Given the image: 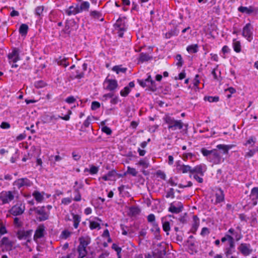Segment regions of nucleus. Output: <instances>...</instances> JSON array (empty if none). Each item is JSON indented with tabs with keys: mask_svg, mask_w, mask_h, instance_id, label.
<instances>
[{
	"mask_svg": "<svg viewBox=\"0 0 258 258\" xmlns=\"http://www.w3.org/2000/svg\"><path fill=\"white\" fill-rule=\"evenodd\" d=\"M233 147L232 145L219 144L216 146V149L211 150L203 148L201 152L209 162L214 164H219L224 161L223 156L228 154L229 151Z\"/></svg>",
	"mask_w": 258,
	"mask_h": 258,
	"instance_id": "f257e3e1",
	"label": "nucleus"
},
{
	"mask_svg": "<svg viewBox=\"0 0 258 258\" xmlns=\"http://www.w3.org/2000/svg\"><path fill=\"white\" fill-rule=\"evenodd\" d=\"M165 122L168 124V128L170 131H174L181 130L183 126V123L181 120H175L169 115H166L164 117Z\"/></svg>",
	"mask_w": 258,
	"mask_h": 258,
	"instance_id": "f03ea898",
	"label": "nucleus"
},
{
	"mask_svg": "<svg viewBox=\"0 0 258 258\" xmlns=\"http://www.w3.org/2000/svg\"><path fill=\"white\" fill-rule=\"evenodd\" d=\"M39 215L37 218L39 221H43L46 220L49 218V214L45 212V207L44 206L41 207H34L29 210V214H31L32 212Z\"/></svg>",
	"mask_w": 258,
	"mask_h": 258,
	"instance_id": "7ed1b4c3",
	"label": "nucleus"
},
{
	"mask_svg": "<svg viewBox=\"0 0 258 258\" xmlns=\"http://www.w3.org/2000/svg\"><path fill=\"white\" fill-rule=\"evenodd\" d=\"M138 82L142 87H148L152 91H155L157 90L156 83L150 75H149L145 80H138Z\"/></svg>",
	"mask_w": 258,
	"mask_h": 258,
	"instance_id": "20e7f679",
	"label": "nucleus"
},
{
	"mask_svg": "<svg viewBox=\"0 0 258 258\" xmlns=\"http://www.w3.org/2000/svg\"><path fill=\"white\" fill-rule=\"evenodd\" d=\"M14 199V194L12 191H3L0 193V201L2 205L9 204Z\"/></svg>",
	"mask_w": 258,
	"mask_h": 258,
	"instance_id": "39448f33",
	"label": "nucleus"
},
{
	"mask_svg": "<svg viewBox=\"0 0 258 258\" xmlns=\"http://www.w3.org/2000/svg\"><path fill=\"white\" fill-rule=\"evenodd\" d=\"M252 30L253 27L250 23L246 24L242 30V36L249 42H250L253 39Z\"/></svg>",
	"mask_w": 258,
	"mask_h": 258,
	"instance_id": "423d86ee",
	"label": "nucleus"
},
{
	"mask_svg": "<svg viewBox=\"0 0 258 258\" xmlns=\"http://www.w3.org/2000/svg\"><path fill=\"white\" fill-rule=\"evenodd\" d=\"M32 232V230H19L17 232V236L19 240H26L27 242H30Z\"/></svg>",
	"mask_w": 258,
	"mask_h": 258,
	"instance_id": "0eeeda50",
	"label": "nucleus"
},
{
	"mask_svg": "<svg viewBox=\"0 0 258 258\" xmlns=\"http://www.w3.org/2000/svg\"><path fill=\"white\" fill-rule=\"evenodd\" d=\"M32 185V182L27 178H19L13 183V185L18 189L24 187H29Z\"/></svg>",
	"mask_w": 258,
	"mask_h": 258,
	"instance_id": "6e6552de",
	"label": "nucleus"
},
{
	"mask_svg": "<svg viewBox=\"0 0 258 258\" xmlns=\"http://www.w3.org/2000/svg\"><path fill=\"white\" fill-rule=\"evenodd\" d=\"M25 210V205L22 204H17L11 208L9 212L12 215L16 216L22 215L24 212Z\"/></svg>",
	"mask_w": 258,
	"mask_h": 258,
	"instance_id": "1a4fd4ad",
	"label": "nucleus"
},
{
	"mask_svg": "<svg viewBox=\"0 0 258 258\" xmlns=\"http://www.w3.org/2000/svg\"><path fill=\"white\" fill-rule=\"evenodd\" d=\"M19 54V50L16 48H14L12 50V51L9 53L8 55L9 63L10 64L12 62L16 63L18 60H19L20 59Z\"/></svg>",
	"mask_w": 258,
	"mask_h": 258,
	"instance_id": "9d476101",
	"label": "nucleus"
},
{
	"mask_svg": "<svg viewBox=\"0 0 258 258\" xmlns=\"http://www.w3.org/2000/svg\"><path fill=\"white\" fill-rule=\"evenodd\" d=\"M104 84H106L105 89L110 91L115 90L118 87V83L116 80L106 79Z\"/></svg>",
	"mask_w": 258,
	"mask_h": 258,
	"instance_id": "9b49d317",
	"label": "nucleus"
},
{
	"mask_svg": "<svg viewBox=\"0 0 258 258\" xmlns=\"http://www.w3.org/2000/svg\"><path fill=\"white\" fill-rule=\"evenodd\" d=\"M238 249L244 256L249 255L252 252V249L250 248L249 244L241 243L238 247Z\"/></svg>",
	"mask_w": 258,
	"mask_h": 258,
	"instance_id": "f8f14e48",
	"label": "nucleus"
},
{
	"mask_svg": "<svg viewBox=\"0 0 258 258\" xmlns=\"http://www.w3.org/2000/svg\"><path fill=\"white\" fill-rule=\"evenodd\" d=\"M79 244L78 246L86 248L87 246L91 243V238L89 236H82L79 238Z\"/></svg>",
	"mask_w": 258,
	"mask_h": 258,
	"instance_id": "ddd939ff",
	"label": "nucleus"
},
{
	"mask_svg": "<svg viewBox=\"0 0 258 258\" xmlns=\"http://www.w3.org/2000/svg\"><path fill=\"white\" fill-rule=\"evenodd\" d=\"M125 23V18H119L116 21L115 26L118 31H124L126 30Z\"/></svg>",
	"mask_w": 258,
	"mask_h": 258,
	"instance_id": "4468645a",
	"label": "nucleus"
},
{
	"mask_svg": "<svg viewBox=\"0 0 258 258\" xmlns=\"http://www.w3.org/2000/svg\"><path fill=\"white\" fill-rule=\"evenodd\" d=\"M178 207L175 206L173 203L170 204L168 211L174 214H178L182 211L183 206L180 203H178Z\"/></svg>",
	"mask_w": 258,
	"mask_h": 258,
	"instance_id": "2eb2a0df",
	"label": "nucleus"
},
{
	"mask_svg": "<svg viewBox=\"0 0 258 258\" xmlns=\"http://www.w3.org/2000/svg\"><path fill=\"white\" fill-rule=\"evenodd\" d=\"M83 187V184L80 183L79 187L75 186H73L74 190V194L75 195L74 200L76 202H79L81 200V195L80 192V189H82Z\"/></svg>",
	"mask_w": 258,
	"mask_h": 258,
	"instance_id": "dca6fc26",
	"label": "nucleus"
},
{
	"mask_svg": "<svg viewBox=\"0 0 258 258\" xmlns=\"http://www.w3.org/2000/svg\"><path fill=\"white\" fill-rule=\"evenodd\" d=\"M235 251V243L232 245H229V246L226 247L225 249V253L227 258H237L235 256L232 255L233 253Z\"/></svg>",
	"mask_w": 258,
	"mask_h": 258,
	"instance_id": "f3484780",
	"label": "nucleus"
},
{
	"mask_svg": "<svg viewBox=\"0 0 258 258\" xmlns=\"http://www.w3.org/2000/svg\"><path fill=\"white\" fill-rule=\"evenodd\" d=\"M44 227L40 226L36 229L34 235V240L36 241L37 239L42 238L44 236Z\"/></svg>",
	"mask_w": 258,
	"mask_h": 258,
	"instance_id": "a211bd4d",
	"label": "nucleus"
},
{
	"mask_svg": "<svg viewBox=\"0 0 258 258\" xmlns=\"http://www.w3.org/2000/svg\"><path fill=\"white\" fill-rule=\"evenodd\" d=\"M152 227L151 229V231L154 234L155 237L157 239H159L160 238V235L159 234L160 229L157 223H154L152 224Z\"/></svg>",
	"mask_w": 258,
	"mask_h": 258,
	"instance_id": "6ab92c4d",
	"label": "nucleus"
},
{
	"mask_svg": "<svg viewBox=\"0 0 258 258\" xmlns=\"http://www.w3.org/2000/svg\"><path fill=\"white\" fill-rule=\"evenodd\" d=\"M177 169L182 173H191V167L189 165H178Z\"/></svg>",
	"mask_w": 258,
	"mask_h": 258,
	"instance_id": "aec40b11",
	"label": "nucleus"
},
{
	"mask_svg": "<svg viewBox=\"0 0 258 258\" xmlns=\"http://www.w3.org/2000/svg\"><path fill=\"white\" fill-rule=\"evenodd\" d=\"M238 11L242 13L249 15L253 12L254 10L253 7L251 6L249 7L240 6L238 8Z\"/></svg>",
	"mask_w": 258,
	"mask_h": 258,
	"instance_id": "412c9836",
	"label": "nucleus"
},
{
	"mask_svg": "<svg viewBox=\"0 0 258 258\" xmlns=\"http://www.w3.org/2000/svg\"><path fill=\"white\" fill-rule=\"evenodd\" d=\"M116 175L115 170L109 171L106 175H103L101 178L104 181L111 180L112 178H114Z\"/></svg>",
	"mask_w": 258,
	"mask_h": 258,
	"instance_id": "4be33fe9",
	"label": "nucleus"
},
{
	"mask_svg": "<svg viewBox=\"0 0 258 258\" xmlns=\"http://www.w3.org/2000/svg\"><path fill=\"white\" fill-rule=\"evenodd\" d=\"M0 244L5 245L8 248L11 249L13 246V242L8 237H4L0 241Z\"/></svg>",
	"mask_w": 258,
	"mask_h": 258,
	"instance_id": "5701e85b",
	"label": "nucleus"
},
{
	"mask_svg": "<svg viewBox=\"0 0 258 258\" xmlns=\"http://www.w3.org/2000/svg\"><path fill=\"white\" fill-rule=\"evenodd\" d=\"M193 221L194 223L192 225L191 231L193 233H195L199 226L200 224V220L197 216H194Z\"/></svg>",
	"mask_w": 258,
	"mask_h": 258,
	"instance_id": "b1692460",
	"label": "nucleus"
},
{
	"mask_svg": "<svg viewBox=\"0 0 258 258\" xmlns=\"http://www.w3.org/2000/svg\"><path fill=\"white\" fill-rule=\"evenodd\" d=\"M90 15L94 19L100 20V21H103L104 19L102 18V13L97 11H91Z\"/></svg>",
	"mask_w": 258,
	"mask_h": 258,
	"instance_id": "393cba45",
	"label": "nucleus"
},
{
	"mask_svg": "<svg viewBox=\"0 0 258 258\" xmlns=\"http://www.w3.org/2000/svg\"><path fill=\"white\" fill-rule=\"evenodd\" d=\"M191 173H195V174H200L201 176H203V166L201 165H197L194 168L191 167Z\"/></svg>",
	"mask_w": 258,
	"mask_h": 258,
	"instance_id": "a878e982",
	"label": "nucleus"
},
{
	"mask_svg": "<svg viewBox=\"0 0 258 258\" xmlns=\"http://www.w3.org/2000/svg\"><path fill=\"white\" fill-rule=\"evenodd\" d=\"M32 196L38 203H41L44 200L43 194L38 191H34L32 194Z\"/></svg>",
	"mask_w": 258,
	"mask_h": 258,
	"instance_id": "bb28decb",
	"label": "nucleus"
},
{
	"mask_svg": "<svg viewBox=\"0 0 258 258\" xmlns=\"http://www.w3.org/2000/svg\"><path fill=\"white\" fill-rule=\"evenodd\" d=\"M28 29L29 27L27 24H22L20 26L19 32L22 36H25L27 34Z\"/></svg>",
	"mask_w": 258,
	"mask_h": 258,
	"instance_id": "cd10ccee",
	"label": "nucleus"
},
{
	"mask_svg": "<svg viewBox=\"0 0 258 258\" xmlns=\"http://www.w3.org/2000/svg\"><path fill=\"white\" fill-rule=\"evenodd\" d=\"M152 59V56L147 53L142 52L140 54V61L143 62Z\"/></svg>",
	"mask_w": 258,
	"mask_h": 258,
	"instance_id": "c85d7f7f",
	"label": "nucleus"
},
{
	"mask_svg": "<svg viewBox=\"0 0 258 258\" xmlns=\"http://www.w3.org/2000/svg\"><path fill=\"white\" fill-rule=\"evenodd\" d=\"M73 219V226L75 228L77 229L81 221V217L79 215L75 214L72 213Z\"/></svg>",
	"mask_w": 258,
	"mask_h": 258,
	"instance_id": "c756f323",
	"label": "nucleus"
},
{
	"mask_svg": "<svg viewBox=\"0 0 258 258\" xmlns=\"http://www.w3.org/2000/svg\"><path fill=\"white\" fill-rule=\"evenodd\" d=\"M67 59L68 58L64 56H59L57 58L56 61L58 64L67 67L69 64V63L67 61Z\"/></svg>",
	"mask_w": 258,
	"mask_h": 258,
	"instance_id": "7c9ffc66",
	"label": "nucleus"
},
{
	"mask_svg": "<svg viewBox=\"0 0 258 258\" xmlns=\"http://www.w3.org/2000/svg\"><path fill=\"white\" fill-rule=\"evenodd\" d=\"M90 8V4L88 2H83L80 5L79 13L83 11H88Z\"/></svg>",
	"mask_w": 258,
	"mask_h": 258,
	"instance_id": "2f4dec72",
	"label": "nucleus"
},
{
	"mask_svg": "<svg viewBox=\"0 0 258 258\" xmlns=\"http://www.w3.org/2000/svg\"><path fill=\"white\" fill-rule=\"evenodd\" d=\"M65 12L68 16L75 15L79 13V11L76 10L74 6L69 7L68 9L66 10Z\"/></svg>",
	"mask_w": 258,
	"mask_h": 258,
	"instance_id": "473e14b6",
	"label": "nucleus"
},
{
	"mask_svg": "<svg viewBox=\"0 0 258 258\" xmlns=\"http://www.w3.org/2000/svg\"><path fill=\"white\" fill-rule=\"evenodd\" d=\"M77 251L79 253L78 258H84L86 256L87 254L86 248H82L80 246H78Z\"/></svg>",
	"mask_w": 258,
	"mask_h": 258,
	"instance_id": "72a5a7b5",
	"label": "nucleus"
},
{
	"mask_svg": "<svg viewBox=\"0 0 258 258\" xmlns=\"http://www.w3.org/2000/svg\"><path fill=\"white\" fill-rule=\"evenodd\" d=\"M112 70L118 74L120 73H125L127 70V68H122L121 66H115L112 68Z\"/></svg>",
	"mask_w": 258,
	"mask_h": 258,
	"instance_id": "f704fd0d",
	"label": "nucleus"
},
{
	"mask_svg": "<svg viewBox=\"0 0 258 258\" xmlns=\"http://www.w3.org/2000/svg\"><path fill=\"white\" fill-rule=\"evenodd\" d=\"M250 197L251 200H258V187L252 188L250 191Z\"/></svg>",
	"mask_w": 258,
	"mask_h": 258,
	"instance_id": "c9c22d12",
	"label": "nucleus"
},
{
	"mask_svg": "<svg viewBox=\"0 0 258 258\" xmlns=\"http://www.w3.org/2000/svg\"><path fill=\"white\" fill-rule=\"evenodd\" d=\"M216 203H220L224 200V196L222 191L220 190L219 193L216 194Z\"/></svg>",
	"mask_w": 258,
	"mask_h": 258,
	"instance_id": "e433bc0d",
	"label": "nucleus"
},
{
	"mask_svg": "<svg viewBox=\"0 0 258 258\" xmlns=\"http://www.w3.org/2000/svg\"><path fill=\"white\" fill-rule=\"evenodd\" d=\"M89 223V227L91 230H94L95 229H98L99 230L101 229L100 224L99 223L94 221H90Z\"/></svg>",
	"mask_w": 258,
	"mask_h": 258,
	"instance_id": "4c0bfd02",
	"label": "nucleus"
},
{
	"mask_svg": "<svg viewBox=\"0 0 258 258\" xmlns=\"http://www.w3.org/2000/svg\"><path fill=\"white\" fill-rule=\"evenodd\" d=\"M256 142V138L253 136L250 137L244 143V145L246 146H249V147H252Z\"/></svg>",
	"mask_w": 258,
	"mask_h": 258,
	"instance_id": "58836bf2",
	"label": "nucleus"
},
{
	"mask_svg": "<svg viewBox=\"0 0 258 258\" xmlns=\"http://www.w3.org/2000/svg\"><path fill=\"white\" fill-rule=\"evenodd\" d=\"M198 47L197 44L191 45L187 47L186 50L189 53H194L198 51Z\"/></svg>",
	"mask_w": 258,
	"mask_h": 258,
	"instance_id": "ea45409f",
	"label": "nucleus"
},
{
	"mask_svg": "<svg viewBox=\"0 0 258 258\" xmlns=\"http://www.w3.org/2000/svg\"><path fill=\"white\" fill-rule=\"evenodd\" d=\"M162 227L163 230L166 232L167 235L169 234L168 232L170 229V223L168 221H162Z\"/></svg>",
	"mask_w": 258,
	"mask_h": 258,
	"instance_id": "a19ab883",
	"label": "nucleus"
},
{
	"mask_svg": "<svg viewBox=\"0 0 258 258\" xmlns=\"http://www.w3.org/2000/svg\"><path fill=\"white\" fill-rule=\"evenodd\" d=\"M205 100L208 101L210 102H216L219 100V98L218 96H206L204 98Z\"/></svg>",
	"mask_w": 258,
	"mask_h": 258,
	"instance_id": "79ce46f5",
	"label": "nucleus"
},
{
	"mask_svg": "<svg viewBox=\"0 0 258 258\" xmlns=\"http://www.w3.org/2000/svg\"><path fill=\"white\" fill-rule=\"evenodd\" d=\"M233 49L236 52H239L241 51V45L239 41H235L233 43Z\"/></svg>",
	"mask_w": 258,
	"mask_h": 258,
	"instance_id": "37998d69",
	"label": "nucleus"
},
{
	"mask_svg": "<svg viewBox=\"0 0 258 258\" xmlns=\"http://www.w3.org/2000/svg\"><path fill=\"white\" fill-rule=\"evenodd\" d=\"M130 91L131 90L129 88V87L126 86L124 88L123 90L120 91V94L121 96L125 97L129 94Z\"/></svg>",
	"mask_w": 258,
	"mask_h": 258,
	"instance_id": "c03bdc74",
	"label": "nucleus"
},
{
	"mask_svg": "<svg viewBox=\"0 0 258 258\" xmlns=\"http://www.w3.org/2000/svg\"><path fill=\"white\" fill-rule=\"evenodd\" d=\"M139 165L143 166L144 168H147L149 166V162L145 159H141L138 163Z\"/></svg>",
	"mask_w": 258,
	"mask_h": 258,
	"instance_id": "a18cd8bd",
	"label": "nucleus"
},
{
	"mask_svg": "<svg viewBox=\"0 0 258 258\" xmlns=\"http://www.w3.org/2000/svg\"><path fill=\"white\" fill-rule=\"evenodd\" d=\"M98 167L94 165H91L89 169V173L92 175L97 174L98 172Z\"/></svg>",
	"mask_w": 258,
	"mask_h": 258,
	"instance_id": "49530a36",
	"label": "nucleus"
},
{
	"mask_svg": "<svg viewBox=\"0 0 258 258\" xmlns=\"http://www.w3.org/2000/svg\"><path fill=\"white\" fill-rule=\"evenodd\" d=\"M175 58L177 62H176V65L179 67H181L183 64V60L181 57V55L180 54H177Z\"/></svg>",
	"mask_w": 258,
	"mask_h": 258,
	"instance_id": "de8ad7c7",
	"label": "nucleus"
},
{
	"mask_svg": "<svg viewBox=\"0 0 258 258\" xmlns=\"http://www.w3.org/2000/svg\"><path fill=\"white\" fill-rule=\"evenodd\" d=\"M256 151V150L255 149L249 150L245 153L244 156L246 158H250L254 155Z\"/></svg>",
	"mask_w": 258,
	"mask_h": 258,
	"instance_id": "09e8293b",
	"label": "nucleus"
},
{
	"mask_svg": "<svg viewBox=\"0 0 258 258\" xmlns=\"http://www.w3.org/2000/svg\"><path fill=\"white\" fill-rule=\"evenodd\" d=\"M127 173L131 174L133 176H136L137 174V171L135 168H132L130 166L127 167Z\"/></svg>",
	"mask_w": 258,
	"mask_h": 258,
	"instance_id": "8fccbe9b",
	"label": "nucleus"
},
{
	"mask_svg": "<svg viewBox=\"0 0 258 258\" xmlns=\"http://www.w3.org/2000/svg\"><path fill=\"white\" fill-rule=\"evenodd\" d=\"M200 83L199 75H196L194 80V86L195 87V89H199V84Z\"/></svg>",
	"mask_w": 258,
	"mask_h": 258,
	"instance_id": "3c124183",
	"label": "nucleus"
},
{
	"mask_svg": "<svg viewBox=\"0 0 258 258\" xmlns=\"http://www.w3.org/2000/svg\"><path fill=\"white\" fill-rule=\"evenodd\" d=\"M101 131L107 135H110L112 133L111 128L107 126H104L102 127Z\"/></svg>",
	"mask_w": 258,
	"mask_h": 258,
	"instance_id": "603ef678",
	"label": "nucleus"
},
{
	"mask_svg": "<svg viewBox=\"0 0 258 258\" xmlns=\"http://www.w3.org/2000/svg\"><path fill=\"white\" fill-rule=\"evenodd\" d=\"M147 220L148 222L151 223V224L154 223H156L155 222V216L153 214H149L147 217Z\"/></svg>",
	"mask_w": 258,
	"mask_h": 258,
	"instance_id": "864d4df0",
	"label": "nucleus"
},
{
	"mask_svg": "<svg viewBox=\"0 0 258 258\" xmlns=\"http://www.w3.org/2000/svg\"><path fill=\"white\" fill-rule=\"evenodd\" d=\"M112 248L114 249L119 254V253L121 252V248L118 246L116 243H113L111 246Z\"/></svg>",
	"mask_w": 258,
	"mask_h": 258,
	"instance_id": "5fc2aeb1",
	"label": "nucleus"
},
{
	"mask_svg": "<svg viewBox=\"0 0 258 258\" xmlns=\"http://www.w3.org/2000/svg\"><path fill=\"white\" fill-rule=\"evenodd\" d=\"M166 197L167 198H173L174 197V192L173 188H171L169 189V191H168V192H167Z\"/></svg>",
	"mask_w": 258,
	"mask_h": 258,
	"instance_id": "6e6d98bb",
	"label": "nucleus"
},
{
	"mask_svg": "<svg viewBox=\"0 0 258 258\" xmlns=\"http://www.w3.org/2000/svg\"><path fill=\"white\" fill-rule=\"evenodd\" d=\"M100 106V104L97 101H93L91 104V109L93 110L99 108Z\"/></svg>",
	"mask_w": 258,
	"mask_h": 258,
	"instance_id": "4d7b16f0",
	"label": "nucleus"
},
{
	"mask_svg": "<svg viewBox=\"0 0 258 258\" xmlns=\"http://www.w3.org/2000/svg\"><path fill=\"white\" fill-rule=\"evenodd\" d=\"M43 7L39 6L37 7L35 9V14L37 16H40L43 13Z\"/></svg>",
	"mask_w": 258,
	"mask_h": 258,
	"instance_id": "13d9d810",
	"label": "nucleus"
},
{
	"mask_svg": "<svg viewBox=\"0 0 258 258\" xmlns=\"http://www.w3.org/2000/svg\"><path fill=\"white\" fill-rule=\"evenodd\" d=\"M72 202V199L70 198H65L61 200V204L68 205Z\"/></svg>",
	"mask_w": 258,
	"mask_h": 258,
	"instance_id": "bf43d9fd",
	"label": "nucleus"
},
{
	"mask_svg": "<svg viewBox=\"0 0 258 258\" xmlns=\"http://www.w3.org/2000/svg\"><path fill=\"white\" fill-rule=\"evenodd\" d=\"M92 117L90 116H88L87 118V119L84 121L83 123V125L86 127H89L91 120Z\"/></svg>",
	"mask_w": 258,
	"mask_h": 258,
	"instance_id": "052dcab7",
	"label": "nucleus"
},
{
	"mask_svg": "<svg viewBox=\"0 0 258 258\" xmlns=\"http://www.w3.org/2000/svg\"><path fill=\"white\" fill-rule=\"evenodd\" d=\"M72 156L74 160L75 161L79 160L81 157V155L76 152H73L72 153Z\"/></svg>",
	"mask_w": 258,
	"mask_h": 258,
	"instance_id": "680f3d73",
	"label": "nucleus"
},
{
	"mask_svg": "<svg viewBox=\"0 0 258 258\" xmlns=\"http://www.w3.org/2000/svg\"><path fill=\"white\" fill-rule=\"evenodd\" d=\"M10 126V123L7 122H2L0 125V127L3 129H8Z\"/></svg>",
	"mask_w": 258,
	"mask_h": 258,
	"instance_id": "e2e57ef3",
	"label": "nucleus"
},
{
	"mask_svg": "<svg viewBox=\"0 0 258 258\" xmlns=\"http://www.w3.org/2000/svg\"><path fill=\"white\" fill-rule=\"evenodd\" d=\"M14 223L16 226L19 227H21L22 225L20 219L18 217H15L14 218Z\"/></svg>",
	"mask_w": 258,
	"mask_h": 258,
	"instance_id": "0e129e2a",
	"label": "nucleus"
},
{
	"mask_svg": "<svg viewBox=\"0 0 258 258\" xmlns=\"http://www.w3.org/2000/svg\"><path fill=\"white\" fill-rule=\"evenodd\" d=\"M76 101V99L74 98V96H71L68 97L66 99V102H67L69 104H72Z\"/></svg>",
	"mask_w": 258,
	"mask_h": 258,
	"instance_id": "69168bd1",
	"label": "nucleus"
},
{
	"mask_svg": "<svg viewBox=\"0 0 258 258\" xmlns=\"http://www.w3.org/2000/svg\"><path fill=\"white\" fill-rule=\"evenodd\" d=\"M84 76V72H80L78 70L76 71V75L74 77L76 79H81Z\"/></svg>",
	"mask_w": 258,
	"mask_h": 258,
	"instance_id": "338daca9",
	"label": "nucleus"
},
{
	"mask_svg": "<svg viewBox=\"0 0 258 258\" xmlns=\"http://www.w3.org/2000/svg\"><path fill=\"white\" fill-rule=\"evenodd\" d=\"M45 86V83L42 81H39L35 83V86L37 88H42Z\"/></svg>",
	"mask_w": 258,
	"mask_h": 258,
	"instance_id": "774afa93",
	"label": "nucleus"
}]
</instances>
